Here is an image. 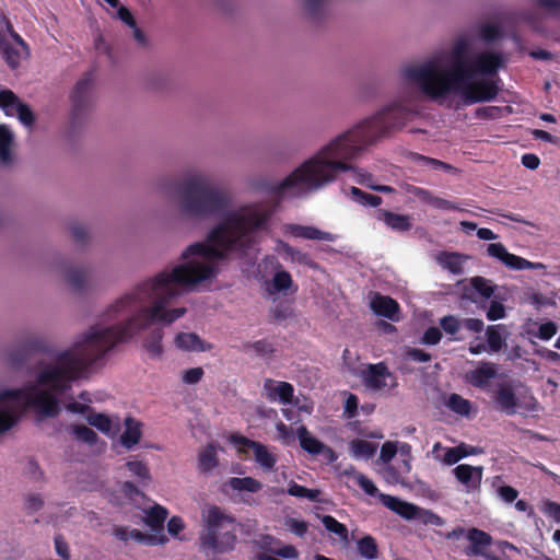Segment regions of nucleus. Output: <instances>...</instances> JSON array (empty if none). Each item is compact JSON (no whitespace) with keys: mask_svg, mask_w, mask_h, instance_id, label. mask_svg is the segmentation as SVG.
I'll list each match as a JSON object with an SVG mask.
<instances>
[{"mask_svg":"<svg viewBox=\"0 0 560 560\" xmlns=\"http://www.w3.org/2000/svg\"><path fill=\"white\" fill-rule=\"evenodd\" d=\"M503 325H490L486 329L488 351L498 353L505 346V337L503 336Z\"/></svg>","mask_w":560,"mask_h":560,"instance_id":"nucleus-27","label":"nucleus"},{"mask_svg":"<svg viewBox=\"0 0 560 560\" xmlns=\"http://www.w3.org/2000/svg\"><path fill=\"white\" fill-rule=\"evenodd\" d=\"M93 86V73L86 72L81 80L77 82L71 94L72 119L75 121L85 114L90 106L91 90Z\"/></svg>","mask_w":560,"mask_h":560,"instance_id":"nucleus-13","label":"nucleus"},{"mask_svg":"<svg viewBox=\"0 0 560 560\" xmlns=\"http://www.w3.org/2000/svg\"><path fill=\"white\" fill-rule=\"evenodd\" d=\"M377 219L384 221L388 228L398 232L409 231L412 225L409 215L394 213L384 209L377 211Z\"/></svg>","mask_w":560,"mask_h":560,"instance_id":"nucleus-23","label":"nucleus"},{"mask_svg":"<svg viewBox=\"0 0 560 560\" xmlns=\"http://www.w3.org/2000/svg\"><path fill=\"white\" fill-rule=\"evenodd\" d=\"M512 113L511 106H485L475 112L478 119H499Z\"/></svg>","mask_w":560,"mask_h":560,"instance_id":"nucleus-36","label":"nucleus"},{"mask_svg":"<svg viewBox=\"0 0 560 560\" xmlns=\"http://www.w3.org/2000/svg\"><path fill=\"white\" fill-rule=\"evenodd\" d=\"M453 474L455 478L465 487L467 492H475L480 490L483 476L482 466L460 464L453 469Z\"/></svg>","mask_w":560,"mask_h":560,"instance_id":"nucleus-15","label":"nucleus"},{"mask_svg":"<svg viewBox=\"0 0 560 560\" xmlns=\"http://www.w3.org/2000/svg\"><path fill=\"white\" fill-rule=\"evenodd\" d=\"M355 481L359 487L369 495L374 497L377 493V488L374 482L363 474L355 476Z\"/></svg>","mask_w":560,"mask_h":560,"instance_id":"nucleus-60","label":"nucleus"},{"mask_svg":"<svg viewBox=\"0 0 560 560\" xmlns=\"http://www.w3.org/2000/svg\"><path fill=\"white\" fill-rule=\"evenodd\" d=\"M54 542L57 555L63 560H69L70 550L65 537L61 534H57L54 538Z\"/></svg>","mask_w":560,"mask_h":560,"instance_id":"nucleus-64","label":"nucleus"},{"mask_svg":"<svg viewBox=\"0 0 560 560\" xmlns=\"http://www.w3.org/2000/svg\"><path fill=\"white\" fill-rule=\"evenodd\" d=\"M300 446L311 455L324 454L329 460H335L336 455L332 448L325 445L318 439L313 436L305 425H301L296 430Z\"/></svg>","mask_w":560,"mask_h":560,"instance_id":"nucleus-16","label":"nucleus"},{"mask_svg":"<svg viewBox=\"0 0 560 560\" xmlns=\"http://www.w3.org/2000/svg\"><path fill=\"white\" fill-rule=\"evenodd\" d=\"M439 450H445V454L442 460L446 465H454L468 455V453L464 451L462 446L443 448L441 443L436 442L433 445V454Z\"/></svg>","mask_w":560,"mask_h":560,"instance_id":"nucleus-40","label":"nucleus"},{"mask_svg":"<svg viewBox=\"0 0 560 560\" xmlns=\"http://www.w3.org/2000/svg\"><path fill=\"white\" fill-rule=\"evenodd\" d=\"M200 540L205 549L213 552L233 550L237 540L235 518L224 514L218 506L210 508Z\"/></svg>","mask_w":560,"mask_h":560,"instance_id":"nucleus-5","label":"nucleus"},{"mask_svg":"<svg viewBox=\"0 0 560 560\" xmlns=\"http://www.w3.org/2000/svg\"><path fill=\"white\" fill-rule=\"evenodd\" d=\"M487 253L489 256L497 258L501 262H504L506 256L509 255L508 249L502 243H491L487 246Z\"/></svg>","mask_w":560,"mask_h":560,"instance_id":"nucleus-61","label":"nucleus"},{"mask_svg":"<svg viewBox=\"0 0 560 560\" xmlns=\"http://www.w3.org/2000/svg\"><path fill=\"white\" fill-rule=\"evenodd\" d=\"M86 420L92 427H95L105 434H109L112 431V420L104 413H95L92 411L86 416Z\"/></svg>","mask_w":560,"mask_h":560,"instance_id":"nucleus-47","label":"nucleus"},{"mask_svg":"<svg viewBox=\"0 0 560 560\" xmlns=\"http://www.w3.org/2000/svg\"><path fill=\"white\" fill-rule=\"evenodd\" d=\"M20 413L11 408L0 409V433L10 430L19 420Z\"/></svg>","mask_w":560,"mask_h":560,"instance_id":"nucleus-51","label":"nucleus"},{"mask_svg":"<svg viewBox=\"0 0 560 560\" xmlns=\"http://www.w3.org/2000/svg\"><path fill=\"white\" fill-rule=\"evenodd\" d=\"M293 285V279L289 271L278 270L272 278V288L275 292H284Z\"/></svg>","mask_w":560,"mask_h":560,"instance_id":"nucleus-49","label":"nucleus"},{"mask_svg":"<svg viewBox=\"0 0 560 560\" xmlns=\"http://www.w3.org/2000/svg\"><path fill=\"white\" fill-rule=\"evenodd\" d=\"M352 455L359 458H371L376 452V445L366 440L355 439L350 443Z\"/></svg>","mask_w":560,"mask_h":560,"instance_id":"nucleus-38","label":"nucleus"},{"mask_svg":"<svg viewBox=\"0 0 560 560\" xmlns=\"http://www.w3.org/2000/svg\"><path fill=\"white\" fill-rule=\"evenodd\" d=\"M120 492L128 499H135L137 497H143V492L140 490L141 487L138 486L137 482L133 481H124L120 483Z\"/></svg>","mask_w":560,"mask_h":560,"instance_id":"nucleus-55","label":"nucleus"},{"mask_svg":"<svg viewBox=\"0 0 560 560\" xmlns=\"http://www.w3.org/2000/svg\"><path fill=\"white\" fill-rule=\"evenodd\" d=\"M505 317V307L501 302L492 301L487 311V318L489 320H498Z\"/></svg>","mask_w":560,"mask_h":560,"instance_id":"nucleus-62","label":"nucleus"},{"mask_svg":"<svg viewBox=\"0 0 560 560\" xmlns=\"http://www.w3.org/2000/svg\"><path fill=\"white\" fill-rule=\"evenodd\" d=\"M493 399L498 409L508 416L515 415L520 409L528 412L537 410V400L533 396L521 400L515 395L513 387L509 384L500 385L494 394Z\"/></svg>","mask_w":560,"mask_h":560,"instance_id":"nucleus-8","label":"nucleus"},{"mask_svg":"<svg viewBox=\"0 0 560 560\" xmlns=\"http://www.w3.org/2000/svg\"><path fill=\"white\" fill-rule=\"evenodd\" d=\"M167 515L168 511L164 506L155 504L148 511L145 523L152 529L163 528Z\"/></svg>","mask_w":560,"mask_h":560,"instance_id":"nucleus-37","label":"nucleus"},{"mask_svg":"<svg viewBox=\"0 0 560 560\" xmlns=\"http://www.w3.org/2000/svg\"><path fill=\"white\" fill-rule=\"evenodd\" d=\"M275 252L283 256L285 259H290L292 262L307 266L311 269H317L318 267L317 262H315L307 253L291 246L282 240H277Z\"/></svg>","mask_w":560,"mask_h":560,"instance_id":"nucleus-18","label":"nucleus"},{"mask_svg":"<svg viewBox=\"0 0 560 560\" xmlns=\"http://www.w3.org/2000/svg\"><path fill=\"white\" fill-rule=\"evenodd\" d=\"M495 285L491 280L476 276L469 280V285L464 287L462 296L475 301L474 294L478 293L481 298L489 299L493 295Z\"/></svg>","mask_w":560,"mask_h":560,"instance_id":"nucleus-20","label":"nucleus"},{"mask_svg":"<svg viewBox=\"0 0 560 560\" xmlns=\"http://www.w3.org/2000/svg\"><path fill=\"white\" fill-rule=\"evenodd\" d=\"M363 385L375 393L389 392L398 386L397 377L385 362L369 363L360 372Z\"/></svg>","mask_w":560,"mask_h":560,"instance_id":"nucleus-7","label":"nucleus"},{"mask_svg":"<svg viewBox=\"0 0 560 560\" xmlns=\"http://www.w3.org/2000/svg\"><path fill=\"white\" fill-rule=\"evenodd\" d=\"M125 468L141 488H148L152 482V476L147 463L141 460H128Z\"/></svg>","mask_w":560,"mask_h":560,"instance_id":"nucleus-24","label":"nucleus"},{"mask_svg":"<svg viewBox=\"0 0 560 560\" xmlns=\"http://www.w3.org/2000/svg\"><path fill=\"white\" fill-rule=\"evenodd\" d=\"M358 406H359V399L357 395L349 394L346 401H345V410L343 413L346 418L352 419L358 415Z\"/></svg>","mask_w":560,"mask_h":560,"instance_id":"nucleus-63","label":"nucleus"},{"mask_svg":"<svg viewBox=\"0 0 560 560\" xmlns=\"http://www.w3.org/2000/svg\"><path fill=\"white\" fill-rule=\"evenodd\" d=\"M262 395L270 402L279 401L282 405H290L293 400L294 387L288 382L266 378L262 385Z\"/></svg>","mask_w":560,"mask_h":560,"instance_id":"nucleus-14","label":"nucleus"},{"mask_svg":"<svg viewBox=\"0 0 560 560\" xmlns=\"http://www.w3.org/2000/svg\"><path fill=\"white\" fill-rule=\"evenodd\" d=\"M440 326L447 335L454 336L460 330L463 325L462 320L454 315H446L440 319Z\"/></svg>","mask_w":560,"mask_h":560,"instance_id":"nucleus-52","label":"nucleus"},{"mask_svg":"<svg viewBox=\"0 0 560 560\" xmlns=\"http://www.w3.org/2000/svg\"><path fill=\"white\" fill-rule=\"evenodd\" d=\"M498 80L483 77L480 80L471 82L464 81L459 88H450V93L460 94L466 104H475L480 102H490L497 98L500 86Z\"/></svg>","mask_w":560,"mask_h":560,"instance_id":"nucleus-6","label":"nucleus"},{"mask_svg":"<svg viewBox=\"0 0 560 560\" xmlns=\"http://www.w3.org/2000/svg\"><path fill=\"white\" fill-rule=\"evenodd\" d=\"M542 513L556 523L560 524V504L550 500L544 502Z\"/></svg>","mask_w":560,"mask_h":560,"instance_id":"nucleus-58","label":"nucleus"},{"mask_svg":"<svg viewBox=\"0 0 560 560\" xmlns=\"http://www.w3.org/2000/svg\"><path fill=\"white\" fill-rule=\"evenodd\" d=\"M357 548L360 556L366 560L376 559L378 556V547L376 540L370 535L359 539L357 542Z\"/></svg>","mask_w":560,"mask_h":560,"instance_id":"nucleus-34","label":"nucleus"},{"mask_svg":"<svg viewBox=\"0 0 560 560\" xmlns=\"http://www.w3.org/2000/svg\"><path fill=\"white\" fill-rule=\"evenodd\" d=\"M411 116L412 113L399 103L388 105L335 138L281 182L264 180L259 183L258 188L277 198H283L289 194L300 195L318 189L335 180L340 172L350 170L354 171L358 184L370 188L373 186L372 174L352 167L348 161L389 132L401 129Z\"/></svg>","mask_w":560,"mask_h":560,"instance_id":"nucleus-2","label":"nucleus"},{"mask_svg":"<svg viewBox=\"0 0 560 560\" xmlns=\"http://www.w3.org/2000/svg\"><path fill=\"white\" fill-rule=\"evenodd\" d=\"M217 448L213 444H208L198 457V467L200 471L208 472L218 466Z\"/></svg>","mask_w":560,"mask_h":560,"instance_id":"nucleus-31","label":"nucleus"},{"mask_svg":"<svg viewBox=\"0 0 560 560\" xmlns=\"http://www.w3.org/2000/svg\"><path fill=\"white\" fill-rule=\"evenodd\" d=\"M350 196L353 201H355L357 203L362 205V206L377 208L383 202L382 197H380L377 195H372V194L365 192L358 187L350 188Z\"/></svg>","mask_w":560,"mask_h":560,"instance_id":"nucleus-35","label":"nucleus"},{"mask_svg":"<svg viewBox=\"0 0 560 560\" xmlns=\"http://www.w3.org/2000/svg\"><path fill=\"white\" fill-rule=\"evenodd\" d=\"M284 524L290 532L301 538L304 537L308 530V524L303 520L288 517Z\"/></svg>","mask_w":560,"mask_h":560,"instance_id":"nucleus-54","label":"nucleus"},{"mask_svg":"<svg viewBox=\"0 0 560 560\" xmlns=\"http://www.w3.org/2000/svg\"><path fill=\"white\" fill-rule=\"evenodd\" d=\"M468 50V40L458 38L452 47L450 71L444 72L439 60L430 59L421 65L406 67L404 78L431 98L444 97L450 94V88H459L465 81L470 65L467 58Z\"/></svg>","mask_w":560,"mask_h":560,"instance_id":"nucleus-3","label":"nucleus"},{"mask_svg":"<svg viewBox=\"0 0 560 560\" xmlns=\"http://www.w3.org/2000/svg\"><path fill=\"white\" fill-rule=\"evenodd\" d=\"M446 406L459 416H468L471 409V404L458 394H451Z\"/></svg>","mask_w":560,"mask_h":560,"instance_id":"nucleus-42","label":"nucleus"},{"mask_svg":"<svg viewBox=\"0 0 560 560\" xmlns=\"http://www.w3.org/2000/svg\"><path fill=\"white\" fill-rule=\"evenodd\" d=\"M322 523L324 527L330 532L339 536L340 539L347 540L348 539V528L345 524L338 522L334 516L331 515H324L322 517Z\"/></svg>","mask_w":560,"mask_h":560,"instance_id":"nucleus-44","label":"nucleus"},{"mask_svg":"<svg viewBox=\"0 0 560 560\" xmlns=\"http://www.w3.org/2000/svg\"><path fill=\"white\" fill-rule=\"evenodd\" d=\"M495 375V368L491 363L483 362L470 372L468 381L472 386L482 388L489 383L490 380L494 378Z\"/></svg>","mask_w":560,"mask_h":560,"instance_id":"nucleus-25","label":"nucleus"},{"mask_svg":"<svg viewBox=\"0 0 560 560\" xmlns=\"http://www.w3.org/2000/svg\"><path fill=\"white\" fill-rule=\"evenodd\" d=\"M179 197L183 212L199 218L218 215L230 205L229 194L201 175L185 179L179 186Z\"/></svg>","mask_w":560,"mask_h":560,"instance_id":"nucleus-4","label":"nucleus"},{"mask_svg":"<svg viewBox=\"0 0 560 560\" xmlns=\"http://www.w3.org/2000/svg\"><path fill=\"white\" fill-rule=\"evenodd\" d=\"M504 65V58L499 52L482 51L478 54L470 62L465 81L472 80L476 74L495 75L498 70Z\"/></svg>","mask_w":560,"mask_h":560,"instance_id":"nucleus-10","label":"nucleus"},{"mask_svg":"<svg viewBox=\"0 0 560 560\" xmlns=\"http://www.w3.org/2000/svg\"><path fill=\"white\" fill-rule=\"evenodd\" d=\"M259 231H262L261 208L245 206L228 212L209 233L210 244L189 245L182 254L184 264L138 284L108 307L106 317L118 323L105 328L92 326L73 347L58 352L52 363L42 368L35 384L2 390L0 404L18 402L33 408L40 417H57L60 407L55 394L70 390L72 383L117 343L127 341L151 323L170 325L184 316L185 307H167L175 303L183 290L215 277L217 269L210 261L223 260L233 252L245 255L252 249Z\"/></svg>","mask_w":560,"mask_h":560,"instance_id":"nucleus-1","label":"nucleus"},{"mask_svg":"<svg viewBox=\"0 0 560 560\" xmlns=\"http://www.w3.org/2000/svg\"><path fill=\"white\" fill-rule=\"evenodd\" d=\"M142 423L131 417L125 419V431L120 435L121 445L127 448H133L141 440Z\"/></svg>","mask_w":560,"mask_h":560,"instance_id":"nucleus-22","label":"nucleus"},{"mask_svg":"<svg viewBox=\"0 0 560 560\" xmlns=\"http://www.w3.org/2000/svg\"><path fill=\"white\" fill-rule=\"evenodd\" d=\"M371 308L376 315L394 320L399 311V304L390 296L376 293L371 300Z\"/></svg>","mask_w":560,"mask_h":560,"instance_id":"nucleus-21","label":"nucleus"},{"mask_svg":"<svg viewBox=\"0 0 560 560\" xmlns=\"http://www.w3.org/2000/svg\"><path fill=\"white\" fill-rule=\"evenodd\" d=\"M0 52L11 69H16L20 65V54L4 39L0 43Z\"/></svg>","mask_w":560,"mask_h":560,"instance_id":"nucleus-48","label":"nucleus"},{"mask_svg":"<svg viewBox=\"0 0 560 560\" xmlns=\"http://www.w3.org/2000/svg\"><path fill=\"white\" fill-rule=\"evenodd\" d=\"M503 264L512 270L535 269L541 266L511 253H509Z\"/></svg>","mask_w":560,"mask_h":560,"instance_id":"nucleus-46","label":"nucleus"},{"mask_svg":"<svg viewBox=\"0 0 560 560\" xmlns=\"http://www.w3.org/2000/svg\"><path fill=\"white\" fill-rule=\"evenodd\" d=\"M287 493L296 498H306L310 501H318L320 491L318 489H308L291 480L287 488Z\"/></svg>","mask_w":560,"mask_h":560,"instance_id":"nucleus-39","label":"nucleus"},{"mask_svg":"<svg viewBox=\"0 0 560 560\" xmlns=\"http://www.w3.org/2000/svg\"><path fill=\"white\" fill-rule=\"evenodd\" d=\"M164 332L162 328L153 329L144 339L143 347L153 359H160L163 354L162 339Z\"/></svg>","mask_w":560,"mask_h":560,"instance_id":"nucleus-29","label":"nucleus"},{"mask_svg":"<svg viewBox=\"0 0 560 560\" xmlns=\"http://www.w3.org/2000/svg\"><path fill=\"white\" fill-rule=\"evenodd\" d=\"M67 282L77 291H81L85 287L86 271L82 268H71L66 273Z\"/></svg>","mask_w":560,"mask_h":560,"instance_id":"nucleus-45","label":"nucleus"},{"mask_svg":"<svg viewBox=\"0 0 560 560\" xmlns=\"http://www.w3.org/2000/svg\"><path fill=\"white\" fill-rule=\"evenodd\" d=\"M176 348L185 351H205L203 341L194 332H179L175 337Z\"/></svg>","mask_w":560,"mask_h":560,"instance_id":"nucleus-28","label":"nucleus"},{"mask_svg":"<svg viewBox=\"0 0 560 560\" xmlns=\"http://www.w3.org/2000/svg\"><path fill=\"white\" fill-rule=\"evenodd\" d=\"M114 536L121 541L135 539V540L141 541V542H144L148 540L147 535H144L139 529L128 530L126 527H122V526H118L114 529ZM151 539L152 538L150 537L149 540H151Z\"/></svg>","mask_w":560,"mask_h":560,"instance_id":"nucleus-50","label":"nucleus"},{"mask_svg":"<svg viewBox=\"0 0 560 560\" xmlns=\"http://www.w3.org/2000/svg\"><path fill=\"white\" fill-rule=\"evenodd\" d=\"M13 140V135L11 130L4 126L0 125V161L2 164H9L12 160L10 145Z\"/></svg>","mask_w":560,"mask_h":560,"instance_id":"nucleus-33","label":"nucleus"},{"mask_svg":"<svg viewBox=\"0 0 560 560\" xmlns=\"http://www.w3.org/2000/svg\"><path fill=\"white\" fill-rule=\"evenodd\" d=\"M439 264L453 275H462L464 272V256L455 252H441L438 256Z\"/></svg>","mask_w":560,"mask_h":560,"instance_id":"nucleus-26","label":"nucleus"},{"mask_svg":"<svg viewBox=\"0 0 560 560\" xmlns=\"http://www.w3.org/2000/svg\"><path fill=\"white\" fill-rule=\"evenodd\" d=\"M71 433L73 436L83 443H86L90 446H93L96 444L98 436L97 434L89 427L83 424H74L71 425Z\"/></svg>","mask_w":560,"mask_h":560,"instance_id":"nucleus-41","label":"nucleus"},{"mask_svg":"<svg viewBox=\"0 0 560 560\" xmlns=\"http://www.w3.org/2000/svg\"><path fill=\"white\" fill-rule=\"evenodd\" d=\"M502 35L501 28L499 25L486 23L480 27V37L488 43L494 42L499 39Z\"/></svg>","mask_w":560,"mask_h":560,"instance_id":"nucleus-53","label":"nucleus"},{"mask_svg":"<svg viewBox=\"0 0 560 560\" xmlns=\"http://www.w3.org/2000/svg\"><path fill=\"white\" fill-rule=\"evenodd\" d=\"M466 538L469 540V546L465 549L467 557H482L486 560H503L500 556L487 550L493 541L489 533L471 527L467 530Z\"/></svg>","mask_w":560,"mask_h":560,"instance_id":"nucleus-12","label":"nucleus"},{"mask_svg":"<svg viewBox=\"0 0 560 560\" xmlns=\"http://www.w3.org/2000/svg\"><path fill=\"white\" fill-rule=\"evenodd\" d=\"M410 160L420 166H428L433 170L448 171L452 168V166L450 164H447L443 161H440V160H436L433 158H429V156H425V155H422L419 153H410Z\"/></svg>","mask_w":560,"mask_h":560,"instance_id":"nucleus-43","label":"nucleus"},{"mask_svg":"<svg viewBox=\"0 0 560 560\" xmlns=\"http://www.w3.org/2000/svg\"><path fill=\"white\" fill-rule=\"evenodd\" d=\"M285 231L296 238H303V240H317V241H327L332 242L335 240V236L329 233L322 231L315 226L311 225H301V224H287Z\"/></svg>","mask_w":560,"mask_h":560,"instance_id":"nucleus-19","label":"nucleus"},{"mask_svg":"<svg viewBox=\"0 0 560 560\" xmlns=\"http://www.w3.org/2000/svg\"><path fill=\"white\" fill-rule=\"evenodd\" d=\"M0 108L7 116L16 115L19 120L27 127L35 121V115L30 106L22 103L11 90L0 91Z\"/></svg>","mask_w":560,"mask_h":560,"instance_id":"nucleus-11","label":"nucleus"},{"mask_svg":"<svg viewBox=\"0 0 560 560\" xmlns=\"http://www.w3.org/2000/svg\"><path fill=\"white\" fill-rule=\"evenodd\" d=\"M255 460L266 470H272L277 463V456L270 453L266 445L257 442L253 448Z\"/></svg>","mask_w":560,"mask_h":560,"instance_id":"nucleus-32","label":"nucleus"},{"mask_svg":"<svg viewBox=\"0 0 560 560\" xmlns=\"http://www.w3.org/2000/svg\"><path fill=\"white\" fill-rule=\"evenodd\" d=\"M231 489L235 491H247L256 493L262 489V483L253 477H231L226 483Z\"/></svg>","mask_w":560,"mask_h":560,"instance_id":"nucleus-30","label":"nucleus"},{"mask_svg":"<svg viewBox=\"0 0 560 560\" xmlns=\"http://www.w3.org/2000/svg\"><path fill=\"white\" fill-rule=\"evenodd\" d=\"M378 498L387 509L408 521L418 518L422 511L419 506L389 494L380 493Z\"/></svg>","mask_w":560,"mask_h":560,"instance_id":"nucleus-17","label":"nucleus"},{"mask_svg":"<svg viewBox=\"0 0 560 560\" xmlns=\"http://www.w3.org/2000/svg\"><path fill=\"white\" fill-rule=\"evenodd\" d=\"M205 372L202 368H191L184 371L182 381L185 384L194 385L201 381Z\"/></svg>","mask_w":560,"mask_h":560,"instance_id":"nucleus-56","label":"nucleus"},{"mask_svg":"<svg viewBox=\"0 0 560 560\" xmlns=\"http://www.w3.org/2000/svg\"><path fill=\"white\" fill-rule=\"evenodd\" d=\"M442 339V332L438 327H429L421 338V343L427 346H435Z\"/></svg>","mask_w":560,"mask_h":560,"instance_id":"nucleus-57","label":"nucleus"},{"mask_svg":"<svg viewBox=\"0 0 560 560\" xmlns=\"http://www.w3.org/2000/svg\"><path fill=\"white\" fill-rule=\"evenodd\" d=\"M557 331L558 326L556 323L549 320L539 326L536 337L541 340H549L557 334Z\"/></svg>","mask_w":560,"mask_h":560,"instance_id":"nucleus-59","label":"nucleus"},{"mask_svg":"<svg viewBox=\"0 0 560 560\" xmlns=\"http://www.w3.org/2000/svg\"><path fill=\"white\" fill-rule=\"evenodd\" d=\"M37 353H50L49 345L40 338L30 337L9 353L8 363L14 369H20Z\"/></svg>","mask_w":560,"mask_h":560,"instance_id":"nucleus-9","label":"nucleus"}]
</instances>
